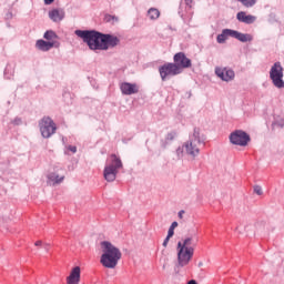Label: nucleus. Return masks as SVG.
Masks as SVG:
<instances>
[{
	"instance_id": "nucleus-36",
	"label": "nucleus",
	"mask_w": 284,
	"mask_h": 284,
	"mask_svg": "<svg viewBox=\"0 0 284 284\" xmlns=\"http://www.w3.org/2000/svg\"><path fill=\"white\" fill-rule=\"evenodd\" d=\"M183 214H185V211H183V210L180 211V212H179V219H183Z\"/></svg>"
},
{
	"instance_id": "nucleus-10",
	"label": "nucleus",
	"mask_w": 284,
	"mask_h": 284,
	"mask_svg": "<svg viewBox=\"0 0 284 284\" xmlns=\"http://www.w3.org/2000/svg\"><path fill=\"white\" fill-rule=\"evenodd\" d=\"M193 3L194 0H184V2H181L179 14L184 21H192V17L194 14V11L192 10Z\"/></svg>"
},
{
	"instance_id": "nucleus-30",
	"label": "nucleus",
	"mask_w": 284,
	"mask_h": 284,
	"mask_svg": "<svg viewBox=\"0 0 284 284\" xmlns=\"http://www.w3.org/2000/svg\"><path fill=\"white\" fill-rule=\"evenodd\" d=\"M172 236H174V230L173 229H169L166 237L168 239H172Z\"/></svg>"
},
{
	"instance_id": "nucleus-15",
	"label": "nucleus",
	"mask_w": 284,
	"mask_h": 284,
	"mask_svg": "<svg viewBox=\"0 0 284 284\" xmlns=\"http://www.w3.org/2000/svg\"><path fill=\"white\" fill-rule=\"evenodd\" d=\"M119 45V38L110 34L102 36V50H108L109 48H115Z\"/></svg>"
},
{
	"instance_id": "nucleus-1",
	"label": "nucleus",
	"mask_w": 284,
	"mask_h": 284,
	"mask_svg": "<svg viewBox=\"0 0 284 284\" xmlns=\"http://www.w3.org/2000/svg\"><path fill=\"white\" fill-rule=\"evenodd\" d=\"M203 140L201 139V129L194 128L193 132L189 134V140L176 149V155L179 159H183V152L196 159L201 154V145H203Z\"/></svg>"
},
{
	"instance_id": "nucleus-4",
	"label": "nucleus",
	"mask_w": 284,
	"mask_h": 284,
	"mask_svg": "<svg viewBox=\"0 0 284 284\" xmlns=\"http://www.w3.org/2000/svg\"><path fill=\"white\" fill-rule=\"evenodd\" d=\"M75 34L89 45L90 50H103V33L98 31L75 30Z\"/></svg>"
},
{
	"instance_id": "nucleus-37",
	"label": "nucleus",
	"mask_w": 284,
	"mask_h": 284,
	"mask_svg": "<svg viewBox=\"0 0 284 284\" xmlns=\"http://www.w3.org/2000/svg\"><path fill=\"white\" fill-rule=\"evenodd\" d=\"M187 284H196V281L191 280Z\"/></svg>"
},
{
	"instance_id": "nucleus-27",
	"label": "nucleus",
	"mask_w": 284,
	"mask_h": 284,
	"mask_svg": "<svg viewBox=\"0 0 284 284\" xmlns=\"http://www.w3.org/2000/svg\"><path fill=\"white\" fill-rule=\"evenodd\" d=\"M273 125H276V128H284V119H282V118L276 119L274 121Z\"/></svg>"
},
{
	"instance_id": "nucleus-23",
	"label": "nucleus",
	"mask_w": 284,
	"mask_h": 284,
	"mask_svg": "<svg viewBox=\"0 0 284 284\" xmlns=\"http://www.w3.org/2000/svg\"><path fill=\"white\" fill-rule=\"evenodd\" d=\"M148 17H149V19H151V21H156V19H159V17H161V11H159V9H156V8H151L148 11Z\"/></svg>"
},
{
	"instance_id": "nucleus-18",
	"label": "nucleus",
	"mask_w": 284,
	"mask_h": 284,
	"mask_svg": "<svg viewBox=\"0 0 284 284\" xmlns=\"http://www.w3.org/2000/svg\"><path fill=\"white\" fill-rule=\"evenodd\" d=\"M233 39H237L241 43H247V41H254V37L250 33H241L236 30H233Z\"/></svg>"
},
{
	"instance_id": "nucleus-26",
	"label": "nucleus",
	"mask_w": 284,
	"mask_h": 284,
	"mask_svg": "<svg viewBox=\"0 0 284 284\" xmlns=\"http://www.w3.org/2000/svg\"><path fill=\"white\" fill-rule=\"evenodd\" d=\"M14 74V71L10 67H7L4 69V77L6 79H12V75Z\"/></svg>"
},
{
	"instance_id": "nucleus-13",
	"label": "nucleus",
	"mask_w": 284,
	"mask_h": 284,
	"mask_svg": "<svg viewBox=\"0 0 284 284\" xmlns=\"http://www.w3.org/2000/svg\"><path fill=\"white\" fill-rule=\"evenodd\" d=\"M120 90L125 97L139 94V85H136V83L122 82L120 83Z\"/></svg>"
},
{
	"instance_id": "nucleus-8",
	"label": "nucleus",
	"mask_w": 284,
	"mask_h": 284,
	"mask_svg": "<svg viewBox=\"0 0 284 284\" xmlns=\"http://www.w3.org/2000/svg\"><path fill=\"white\" fill-rule=\"evenodd\" d=\"M229 139L233 145H240V148H245V145H247V143H250V140H251L250 134H247L243 130L233 131L230 134Z\"/></svg>"
},
{
	"instance_id": "nucleus-33",
	"label": "nucleus",
	"mask_w": 284,
	"mask_h": 284,
	"mask_svg": "<svg viewBox=\"0 0 284 284\" xmlns=\"http://www.w3.org/2000/svg\"><path fill=\"white\" fill-rule=\"evenodd\" d=\"M168 243H170V239H168V236L164 239L163 241V247H168Z\"/></svg>"
},
{
	"instance_id": "nucleus-12",
	"label": "nucleus",
	"mask_w": 284,
	"mask_h": 284,
	"mask_svg": "<svg viewBox=\"0 0 284 284\" xmlns=\"http://www.w3.org/2000/svg\"><path fill=\"white\" fill-rule=\"evenodd\" d=\"M215 74L216 77H219V79L226 82L234 81V77H236V74L234 73V70L230 68H221V67L215 68Z\"/></svg>"
},
{
	"instance_id": "nucleus-2",
	"label": "nucleus",
	"mask_w": 284,
	"mask_h": 284,
	"mask_svg": "<svg viewBox=\"0 0 284 284\" xmlns=\"http://www.w3.org/2000/svg\"><path fill=\"white\" fill-rule=\"evenodd\" d=\"M102 255L100 257V263L106 270H114L116 265H119V261H121V250L114 246L112 242L103 241L101 242Z\"/></svg>"
},
{
	"instance_id": "nucleus-20",
	"label": "nucleus",
	"mask_w": 284,
	"mask_h": 284,
	"mask_svg": "<svg viewBox=\"0 0 284 284\" xmlns=\"http://www.w3.org/2000/svg\"><path fill=\"white\" fill-rule=\"evenodd\" d=\"M49 185H59V183H63V179L65 176H59L57 173L52 172L47 175Z\"/></svg>"
},
{
	"instance_id": "nucleus-19",
	"label": "nucleus",
	"mask_w": 284,
	"mask_h": 284,
	"mask_svg": "<svg viewBox=\"0 0 284 284\" xmlns=\"http://www.w3.org/2000/svg\"><path fill=\"white\" fill-rule=\"evenodd\" d=\"M230 37L233 39V30L232 29H223L222 33L216 37L217 43H225Z\"/></svg>"
},
{
	"instance_id": "nucleus-6",
	"label": "nucleus",
	"mask_w": 284,
	"mask_h": 284,
	"mask_svg": "<svg viewBox=\"0 0 284 284\" xmlns=\"http://www.w3.org/2000/svg\"><path fill=\"white\" fill-rule=\"evenodd\" d=\"M40 133L43 139H50L57 133V123L50 116H44L39 121Z\"/></svg>"
},
{
	"instance_id": "nucleus-24",
	"label": "nucleus",
	"mask_w": 284,
	"mask_h": 284,
	"mask_svg": "<svg viewBox=\"0 0 284 284\" xmlns=\"http://www.w3.org/2000/svg\"><path fill=\"white\" fill-rule=\"evenodd\" d=\"M244 8H254L258 0H237Z\"/></svg>"
},
{
	"instance_id": "nucleus-16",
	"label": "nucleus",
	"mask_w": 284,
	"mask_h": 284,
	"mask_svg": "<svg viewBox=\"0 0 284 284\" xmlns=\"http://www.w3.org/2000/svg\"><path fill=\"white\" fill-rule=\"evenodd\" d=\"M49 19L54 23H59V21H63L65 19V10L64 9H52L49 11Z\"/></svg>"
},
{
	"instance_id": "nucleus-11",
	"label": "nucleus",
	"mask_w": 284,
	"mask_h": 284,
	"mask_svg": "<svg viewBox=\"0 0 284 284\" xmlns=\"http://www.w3.org/2000/svg\"><path fill=\"white\" fill-rule=\"evenodd\" d=\"M173 65H176L180 70V74L183 72V70L187 68H192V60L187 58L183 52L175 53L173 57Z\"/></svg>"
},
{
	"instance_id": "nucleus-35",
	"label": "nucleus",
	"mask_w": 284,
	"mask_h": 284,
	"mask_svg": "<svg viewBox=\"0 0 284 284\" xmlns=\"http://www.w3.org/2000/svg\"><path fill=\"white\" fill-rule=\"evenodd\" d=\"M34 245H36V247H39V246L43 245V242H42V241H37V242L34 243Z\"/></svg>"
},
{
	"instance_id": "nucleus-5",
	"label": "nucleus",
	"mask_w": 284,
	"mask_h": 284,
	"mask_svg": "<svg viewBox=\"0 0 284 284\" xmlns=\"http://www.w3.org/2000/svg\"><path fill=\"white\" fill-rule=\"evenodd\" d=\"M121 168H123V162H121V159L116 156V154H111V156L106 160L103 171L105 181L109 183L116 181V174H119V170H121Z\"/></svg>"
},
{
	"instance_id": "nucleus-29",
	"label": "nucleus",
	"mask_w": 284,
	"mask_h": 284,
	"mask_svg": "<svg viewBox=\"0 0 284 284\" xmlns=\"http://www.w3.org/2000/svg\"><path fill=\"white\" fill-rule=\"evenodd\" d=\"M254 192L257 196L263 195V189L260 185L254 186Z\"/></svg>"
},
{
	"instance_id": "nucleus-34",
	"label": "nucleus",
	"mask_w": 284,
	"mask_h": 284,
	"mask_svg": "<svg viewBox=\"0 0 284 284\" xmlns=\"http://www.w3.org/2000/svg\"><path fill=\"white\" fill-rule=\"evenodd\" d=\"M45 6H50L51 3H54V0H44Z\"/></svg>"
},
{
	"instance_id": "nucleus-25",
	"label": "nucleus",
	"mask_w": 284,
	"mask_h": 284,
	"mask_svg": "<svg viewBox=\"0 0 284 284\" xmlns=\"http://www.w3.org/2000/svg\"><path fill=\"white\" fill-rule=\"evenodd\" d=\"M44 39H47V41H52V39H57V33H54V31H47L44 33Z\"/></svg>"
},
{
	"instance_id": "nucleus-22",
	"label": "nucleus",
	"mask_w": 284,
	"mask_h": 284,
	"mask_svg": "<svg viewBox=\"0 0 284 284\" xmlns=\"http://www.w3.org/2000/svg\"><path fill=\"white\" fill-rule=\"evenodd\" d=\"M176 139V131H171L169 132L164 140L162 141V148H168V145L170 143H172V141H174Z\"/></svg>"
},
{
	"instance_id": "nucleus-17",
	"label": "nucleus",
	"mask_w": 284,
	"mask_h": 284,
	"mask_svg": "<svg viewBox=\"0 0 284 284\" xmlns=\"http://www.w3.org/2000/svg\"><path fill=\"white\" fill-rule=\"evenodd\" d=\"M236 19L237 21H240V23H246V26H250L256 22V17L252 14H247L245 11L237 12Z\"/></svg>"
},
{
	"instance_id": "nucleus-28",
	"label": "nucleus",
	"mask_w": 284,
	"mask_h": 284,
	"mask_svg": "<svg viewBox=\"0 0 284 284\" xmlns=\"http://www.w3.org/2000/svg\"><path fill=\"white\" fill-rule=\"evenodd\" d=\"M65 154H69L71 152L72 154H77V146L75 145H68L67 151H64Z\"/></svg>"
},
{
	"instance_id": "nucleus-31",
	"label": "nucleus",
	"mask_w": 284,
	"mask_h": 284,
	"mask_svg": "<svg viewBox=\"0 0 284 284\" xmlns=\"http://www.w3.org/2000/svg\"><path fill=\"white\" fill-rule=\"evenodd\" d=\"M179 227V222H172L171 226L169 227L170 230H176Z\"/></svg>"
},
{
	"instance_id": "nucleus-7",
	"label": "nucleus",
	"mask_w": 284,
	"mask_h": 284,
	"mask_svg": "<svg viewBox=\"0 0 284 284\" xmlns=\"http://www.w3.org/2000/svg\"><path fill=\"white\" fill-rule=\"evenodd\" d=\"M283 77V65H281V62H275L270 70V79L273 85L280 90L284 88Z\"/></svg>"
},
{
	"instance_id": "nucleus-21",
	"label": "nucleus",
	"mask_w": 284,
	"mask_h": 284,
	"mask_svg": "<svg viewBox=\"0 0 284 284\" xmlns=\"http://www.w3.org/2000/svg\"><path fill=\"white\" fill-rule=\"evenodd\" d=\"M53 45L54 42H48L45 40H38L36 43V48H38V50H41L42 52H48L49 50H52Z\"/></svg>"
},
{
	"instance_id": "nucleus-3",
	"label": "nucleus",
	"mask_w": 284,
	"mask_h": 284,
	"mask_svg": "<svg viewBox=\"0 0 284 284\" xmlns=\"http://www.w3.org/2000/svg\"><path fill=\"white\" fill-rule=\"evenodd\" d=\"M196 245H199V240H194L192 236H187L178 243V264L180 267L190 265V261L194 257Z\"/></svg>"
},
{
	"instance_id": "nucleus-9",
	"label": "nucleus",
	"mask_w": 284,
	"mask_h": 284,
	"mask_svg": "<svg viewBox=\"0 0 284 284\" xmlns=\"http://www.w3.org/2000/svg\"><path fill=\"white\" fill-rule=\"evenodd\" d=\"M159 72H160V77H161L162 81H168V79H170V77H176V75L181 74L179 67H176V64H174L172 62H168V63H164L163 65H161L159 68Z\"/></svg>"
},
{
	"instance_id": "nucleus-32",
	"label": "nucleus",
	"mask_w": 284,
	"mask_h": 284,
	"mask_svg": "<svg viewBox=\"0 0 284 284\" xmlns=\"http://www.w3.org/2000/svg\"><path fill=\"white\" fill-rule=\"evenodd\" d=\"M13 125H21V119L20 118H16L13 121H12Z\"/></svg>"
},
{
	"instance_id": "nucleus-14",
	"label": "nucleus",
	"mask_w": 284,
	"mask_h": 284,
	"mask_svg": "<svg viewBox=\"0 0 284 284\" xmlns=\"http://www.w3.org/2000/svg\"><path fill=\"white\" fill-rule=\"evenodd\" d=\"M81 283V266H74L71 268L69 276H67V284H80Z\"/></svg>"
}]
</instances>
